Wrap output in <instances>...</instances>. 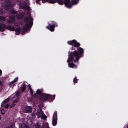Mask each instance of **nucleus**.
<instances>
[{
    "mask_svg": "<svg viewBox=\"0 0 128 128\" xmlns=\"http://www.w3.org/2000/svg\"><path fill=\"white\" fill-rule=\"evenodd\" d=\"M68 44L70 45L74 46L72 48V50H75L76 51L74 52H72L70 53V52H69V59L67 60V62L68 63L69 66L70 68H76L77 67L75 65L72 63L70 64V62H72L74 61L76 62L78 61L79 59L80 58L81 56L83 54L84 52L83 49L81 48L77 49L80 52L79 54L78 52L76 51L77 48L79 47L80 46L79 43L76 40H73L72 41H70L68 42Z\"/></svg>",
    "mask_w": 128,
    "mask_h": 128,
    "instance_id": "1",
    "label": "nucleus"
},
{
    "mask_svg": "<svg viewBox=\"0 0 128 128\" xmlns=\"http://www.w3.org/2000/svg\"><path fill=\"white\" fill-rule=\"evenodd\" d=\"M20 92L19 91H18L16 93L14 94L11 96L10 99L8 98L6 99L4 102L2 104V106H5L6 108H8L9 106V105L7 104V103L9 102L10 99L13 101L14 103L10 106V108H11L14 107L16 105L14 103L17 102L19 100L18 96H20Z\"/></svg>",
    "mask_w": 128,
    "mask_h": 128,
    "instance_id": "2",
    "label": "nucleus"
},
{
    "mask_svg": "<svg viewBox=\"0 0 128 128\" xmlns=\"http://www.w3.org/2000/svg\"><path fill=\"white\" fill-rule=\"evenodd\" d=\"M33 19L31 18L30 15H29L28 18H26L24 19L25 22H28V24H27L24 27L23 30L22 31V34L24 35L26 32L28 31L32 27V23Z\"/></svg>",
    "mask_w": 128,
    "mask_h": 128,
    "instance_id": "3",
    "label": "nucleus"
},
{
    "mask_svg": "<svg viewBox=\"0 0 128 128\" xmlns=\"http://www.w3.org/2000/svg\"><path fill=\"white\" fill-rule=\"evenodd\" d=\"M56 95H54V96H50L49 94H44L42 95V100L44 101H46L48 99H51L53 98V99L52 101L54 100L55 98Z\"/></svg>",
    "mask_w": 128,
    "mask_h": 128,
    "instance_id": "4",
    "label": "nucleus"
},
{
    "mask_svg": "<svg viewBox=\"0 0 128 128\" xmlns=\"http://www.w3.org/2000/svg\"><path fill=\"white\" fill-rule=\"evenodd\" d=\"M7 29L12 31H15L16 32V34L19 35L20 34V28H18L15 29L12 26H8L7 27Z\"/></svg>",
    "mask_w": 128,
    "mask_h": 128,
    "instance_id": "5",
    "label": "nucleus"
},
{
    "mask_svg": "<svg viewBox=\"0 0 128 128\" xmlns=\"http://www.w3.org/2000/svg\"><path fill=\"white\" fill-rule=\"evenodd\" d=\"M57 26V25L54 22H52V23L50 22L49 26L47 27V28L51 32H53L54 30V27Z\"/></svg>",
    "mask_w": 128,
    "mask_h": 128,
    "instance_id": "6",
    "label": "nucleus"
},
{
    "mask_svg": "<svg viewBox=\"0 0 128 128\" xmlns=\"http://www.w3.org/2000/svg\"><path fill=\"white\" fill-rule=\"evenodd\" d=\"M57 122V113H55L54 114L53 117V119L52 120V124L55 126Z\"/></svg>",
    "mask_w": 128,
    "mask_h": 128,
    "instance_id": "7",
    "label": "nucleus"
},
{
    "mask_svg": "<svg viewBox=\"0 0 128 128\" xmlns=\"http://www.w3.org/2000/svg\"><path fill=\"white\" fill-rule=\"evenodd\" d=\"M38 114L39 118L40 117V116H41L42 119L44 120L47 118V117L44 114L43 112L41 111H40V113H39L38 112Z\"/></svg>",
    "mask_w": 128,
    "mask_h": 128,
    "instance_id": "8",
    "label": "nucleus"
},
{
    "mask_svg": "<svg viewBox=\"0 0 128 128\" xmlns=\"http://www.w3.org/2000/svg\"><path fill=\"white\" fill-rule=\"evenodd\" d=\"M70 0H64V4L68 8H71L72 7V4L70 2Z\"/></svg>",
    "mask_w": 128,
    "mask_h": 128,
    "instance_id": "9",
    "label": "nucleus"
},
{
    "mask_svg": "<svg viewBox=\"0 0 128 128\" xmlns=\"http://www.w3.org/2000/svg\"><path fill=\"white\" fill-rule=\"evenodd\" d=\"M32 111V109L30 107L28 106L26 107L25 109V112L30 113Z\"/></svg>",
    "mask_w": 128,
    "mask_h": 128,
    "instance_id": "10",
    "label": "nucleus"
},
{
    "mask_svg": "<svg viewBox=\"0 0 128 128\" xmlns=\"http://www.w3.org/2000/svg\"><path fill=\"white\" fill-rule=\"evenodd\" d=\"M28 2V0H27L26 1V3H25V4H23L22 6V5H20V8L22 9H25L26 8H28L29 7L28 6H26V4H27Z\"/></svg>",
    "mask_w": 128,
    "mask_h": 128,
    "instance_id": "11",
    "label": "nucleus"
},
{
    "mask_svg": "<svg viewBox=\"0 0 128 128\" xmlns=\"http://www.w3.org/2000/svg\"><path fill=\"white\" fill-rule=\"evenodd\" d=\"M6 27L4 24H2L0 26V31L3 32L4 31Z\"/></svg>",
    "mask_w": 128,
    "mask_h": 128,
    "instance_id": "12",
    "label": "nucleus"
},
{
    "mask_svg": "<svg viewBox=\"0 0 128 128\" xmlns=\"http://www.w3.org/2000/svg\"><path fill=\"white\" fill-rule=\"evenodd\" d=\"M15 18L14 16H10V18L9 20V22L10 23H12L15 20Z\"/></svg>",
    "mask_w": 128,
    "mask_h": 128,
    "instance_id": "13",
    "label": "nucleus"
},
{
    "mask_svg": "<svg viewBox=\"0 0 128 128\" xmlns=\"http://www.w3.org/2000/svg\"><path fill=\"white\" fill-rule=\"evenodd\" d=\"M79 0H72V3L73 5H76L78 3Z\"/></svg>",
    "mask_w": 128,
    "mask_h": 128,
    "instance_id": "14",
    "label": "nucleus"
},
{
    "mask_svg": "<svg viewBox=\"0 0 128 128\" xmlns=\"http://www.w3.org/2000/svg\"><path fill=\"white\" fill-rule=\"evenodd\" d=\"M28 86L29 87V88L30 90V94H31L32 96L34 94L33 91L32 90V88H31L30 85H28Z\"/></svg>",
    "mask_w": 128,
    "mask_h": 128,
    "instance_id": "15",
    "label": "nucleus"
},
{
    "mask_svg": "<svg viewBox=\"0 0 128 128\" xmlns=\"http://www.w3.org/2000/svg\"><path fill=\"white\" fill-rule=\"evenodd\" d=\"M26 87V85L24 83H23L22 86V92H24L25 90Z\"/></svg>",
    "mask_w": 128,
    "mask_h": 128,
    "instance_id": "16",
    "label": "nucleus"
},
{
    "mask_svg": "<svg viewBox=\"0 0 128 128\" xmlns=\"http://www.w3.org/2000/svg\"><path fill=\"white\" fill-rule=\"evenodd\" d=\"M58 4L60 5H62L64 4V2L62 0H58Z\"/></svg>",
    "mask_w": 128,
    "mask_h": 128,
    "instance_id": "17",
    "label": "nucleus"
},
{
    "mask_svg": "<svg viewBox=\"0 0 128 128\" xmlns=\"http://www.w3.org/2000/svg\"><path fill=\"white\" fill-rule=\"evenodd\" d=\"M57 0H49V2L50 3L54 4L56 3Z\"/></svg>",
    "mask_w": 128,
    "mask_h": 128,
    "instance_id": "18",
    "label": "nucleus"
},
{
    "mask_svg": "<svg viewBox=\"0 0 128 128\" xmlns=\"http://www.w3.org/2000/svg\"><path fill=\"white\" fill-rule=\"evenodd\" d=\"M42 90H38L36 92V94H41L42 92Z\"/></svg>",
    "mask_w": 128,
    "mask_h": 128,
    "instance_id": "19",
    "label": "nucleus"
},
{
    "mask_svg": "<svg viewBox=\"0 0 128 128\" xmlns=\"http://www.w3.org/2000/svg\"><path fill=\"white\" fill-rule=\"evenodd\" d=\"M12 6H11L10 5L8 6L6 8V9L7 10H10L11 8L12 7Z\"/></svg>",
    "mask_w": 128,
    "mask_h": 128,
    "instance_id": "20",
    "label": "nucleus"
},
{
    "mask_svg": "<svg viewBox=\"0 0 128 128\" xmlns=\"http://www.w3.org/2000/svg\"><path fill=\"white\" fill-rule=\"evenodd\" d=\"M44 127V128H49L48 127V123H46L43 126Z\"/></svg>",
    "mask_w": 128,
    "mask_h": 128,
    "instance_id": "21",
    "label": "nucleus"
},
{
    "mask_svg": "<svg viewBox=\"0 0 128 128\" xmlns=\"http://www.w3.org/2000/svg\"><path fill=\"white\" fill-rule=\"evenodd\" d=\"M14 124L13 123L11 124L10 126L7 127L6 128H14Z\"/></svg>",
    "mask_w": 128,
    "mask_h": 128,
    "instance_id": "22",
    "label": "nucleus"
},
{
    "mask_svg": "<svg viewBox=\"0 0 128 128\" xmlns=\"http://www.w3.org/2000/svg\"><path fill=\"white\" fill-rule=\"evenodd\" d=\"M14 85L15 84H14V82H12L10 83V86L11 87H13Z\"/></svg>",
    "mask_w": 128,
    "mask_h": 128,
    "instance_id": "23",
    "label": "nucleus"
},
{
    "mask_svg": "<svg viewBox=\"0 0 128 128\" xmlns=\"http://www.w3.org/2000/svg\"><path fill=\"white\" fill-rule=\"evenodd\" d=\"M18 80V78L17 77L14 80L12 81V82H13L14 83L16 82H17V81Z\"/></svg>",
    "mask_w": 128,
    "mask_h": 128,
    "instance_id": "24",
    "label": "nucleus"
},
{
    "mask_svg": "<svg viewBox=\"0 0 128 128\" xmlns=\"http://www.w3.org/2000/svg\"><path fill=\"white\" fill-rule=\"evenodd\" d=\"M36 128H40V125L38 124H37L35 125Z\"/></svg>",
    "mask_w": 128,
    "mask_h": 128,
    "instance_id": "25",
    "label": "nucleus"
},
{
    "mask_svg": "<svg viewBox=\"0 0 128 128\" xmlns=\"http://www.w3.org/2000/svg\"><path fill=\"white\" fill-rule=\"evenodd\" d=\"M5 18H4L0 16V20H2L3 21L5 20Z\"/></svg>",
    "mask_w": 128,
    "mask_h": 128,
    "instance_id": "26",
    "label": "nucleus"
},
{
    "mask_svg": "<svg viewBox=\"0 0 128 128\" xmlns=\"http://www.w3.org/2000/svg\"><path fill=\"white\" fill-rule=\"evenodd\" d=\"M1 113L2 114H4L6 112V111L5 110H3L1 111Z\"/></svg>",
    "mask_w": 128,
    "mask_h": 128,
    "instance_id": "27",
    "label": "nucleus"
},
{
    "mask_svg": "<svg viewBox=\"0 0 128 128\" xmlns=\"http://www.w3.org/2000/svg\"><path fill=\"white\" fill-rule=\"evenodd\" d=\"M78 80L76 78H75L74 79V83H77V82Z\"/></svg>",
    "mask_w": 128,
    "mask_h": 128,
    "instance_id": "28",
    "label": "nucleus"
},
{
    "mask_svg": "<svg viewBox=\"0 0 128 128\" xmlns=\"http://www.w3.org/2000/svg\"><path fill=\"white\" fill-rule=\"evenodd\" d=\"M2 74V70H0V76Z\"/></svg>",
    "mask_w": 128,
    "mask_h": 128,
    "instance_id": "29",
    "label": "nucleus"
},
{
    "mask_svg": "<svg viewBox=\"0 0 128 128\" xmlns=\"http://www.w3.org/2000/svg\"><path fill=\"white\" fill-rule=\"evenodd\" d=\"M37 0V2L39 4H39V3H38V2L39 1H40V0Z\"/></svg>",
    "mask_w": 128,
    "mask_h": 128,
    "instance_id": "30",
    "label": "nucleus"
},
{
    "mask_svg": "<svg viewBox=\"0 0 128 128\" xmlns=\"http://www.w3.org/2000/svg\"><path fill=\"white\" fill-rule=\"evenodd\" d=\"M0 85H2V82L1 81H0Z\"/></svg>",
    "mask_w": 128,
    "mask_h": 128,
    "instance_id": "31",
    "label": "nucleus"
},
{
    "mask_svg": "<svg viewBox=\"0 0 128 128\" xmlns=\"http://www.w3.org/2000/svg\"><path fill=\"white\" fill-rule=\"evenodd\" d=\"M3 13L2 12H0V14H2Z\"/></svg>",
    "mask_w": 128,
    "mask_h": 128,
    "instance_id": "32",
    "label": "nucleus"
},
{
    "mask_svg": "<svg viewBox=\"0 0 128 128\" xmlns=\"http://www.w3.org/2000/svg\"><path fill=\"white\" fill-rule=\"evenodd\" d=\"M1 21L0 20V24L1 23Z\"/></svg>",
    "mask_w": 128,
    "mask_h": 128,
    "instance_id": "33",
    "label": "nucleus"
},
{
    "mask_svg": "<svg viewBox=\"0 0 128 128\" xmlns=\"http://www.w3.org/2000/svg\"><path fill=\"white\" fill-rule=\"evenodd\" d=\"M1 119V117L0 116V120Z\"/></svg>",
    "mask_w": 128,
    "mask_h": 128,
    "instance_id": "34",
    "label": "nucleus"
},
{
    "mask_svg": "<svg viewBox=\"0 0 128 128\" xmlns=\"http://www.w3.org/2000/svg\"><path fill=\"white\" fill-rule=\"evenodd\" d=\"M35 95H36V94H34L35 96H36Z\"/></svg>",
    "mask_w": 128,
    "mask_h": 128,
    "instance_id": "35",
    "label": "nucleus"
},
{
    "mask_svg": "<svg viewBox=\"0 0 128 128\" xmlns=\"http://www.w3.org/2000/svg\"><path fill=\"white\" fill-rule=\"evenodd\" d=\"M16 13H14V14H15Z\"/></svg>",
    "mask_w": 128,
    "mask_h": 128,
    "instance_id": "36",
    "label": "nucleus"
}]
</instances>
